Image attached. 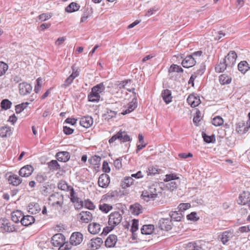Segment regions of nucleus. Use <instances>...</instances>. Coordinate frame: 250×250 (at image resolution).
Wrapping results in <instances>:
<instances>
[{"label": "nucleus", "instance_id": "obj_50", "mask_svg": "<svg viewBox=\"0 0 250 250\" xmlns=\"http://www.w3.org/2000/svg\"><path fill=\"white\" fill-rule=\"evenodd\" d=\"M101 160V158L97 155H95L88 160V162L93 165H97Z\"/></svg>", "mask_w": 250, "mask_h": 250}, {"label": "nucleus", "instance_id": "obj_45", "mask_svg": "<svg viewBox=\"0 0 250 250\" xmlns=\"http://www.w3.org/2000/svg\"><path fill=\"white\" fill-rule=\"evenodd\" d=\"M12 105V103L7 99L3 100L1 102V107L2 109L7 110L9 109Z\"/></svg>", "mask_w": 250, "mask_h": 250}, {"label": "nucleus", "instance_id": "obj_52", "mask_svg": "<svg viewBox=\"0 0 250 250\" xmlns=\"http://www.w3.org/2000/svg\"><path fill=\"white\" fill-rule=\"evenodd\" d=\"M73 76H69L65 81L64 83L62 85V87L66 88L69 86L73 81Z\"/></svg>", "mask_w": 250, "mask_h": 250}, {"label": "nucleus", "instance_id": "obj_7", "mask_svg": "<svg viewBox=\"0 0 250 250\" xmlns=\"http://www.w3.org/2000/svg\"><path fill=\"white\" fill-rule=\"evenodd\" d=\"M158 225L162 230L168 231L172 229L173 224L170 218H161L159 220Z\"/></svg>", "mask_w": 250, "mask_h": 250}, {"label": "nucleus", "instance_id": "obj_46", "mask_svg": "<svg viewBox=\"0 0 250 250\" xmlns=\"http://www.w3.org/2000/svg\"><path fill=\"white\" fill-rule=\"evenodd\" d=\"M169 72H183V68L176 64H172L169 69Z\"/></svg>", "mask_w": 250, "mask_h": 250}, {"label": "nucleus", "instance_id": "obj_29", "mask_svg": "<svg viewBox=\"0 0 250 250\" xmlns=\"http://www.w3.org/2000/svg\"><path fill=\"white\" fill-rule=\"evenodd\" d=\"M162 97L167 104L171 102L172 98L171 92L168 89H165L162 92Z\"/></svg>", "mask_w": 250, "mask_h": 250}, {"label": "nucleus", "instance_id": "obj_61", "mask_svg": "<svg viewBox=\"0 0 250 250\" xmlns=\"http://www.w3.org/2000/svg\"><path fill=\"white\" fill-rule=\"evenodd\" d=\"M71 246L73 245L71 244L70 242L68 243V242H64V244L62 245L59 249L61 250H69L71 249Z\"/></svg>", "mask_w": 250, "mask_h": 250}, {"label": "nucleus", "instance_id": "obj_32", "mask_svg": "<svg viewBox=\"0 0 250 250\" xmlns=\"http://www.w3.org/2000/svg\"><path fill=\"white\" fill-rule=\"evenodd\" d=\"M170 219L175 221H181L183 218V215L180 210L178 211H171L169 213Z\"/></svg>", "mask_w": 250, "mask_h": 250}, {"label": "nucleus", "instance_id": "obj_22", "mask_svg": "<svg viewBox=\"0 0 250 250\" xmlns=\"http://www.w3.org/2000/svg\"><path fill=\"white\" fill-rule=\"evenodd\" d=\"M88 231L93 234H96L100 232L101 230V225L97 223H90L88 226Z\"/></svg>", "mask_w": 250, "mask_h": 250}, {"label": "nucleus", "instance_id": "obj_59", "mask_svg": "<svg viewBox=\"0 0 250 250\" xmlns=\"http://www.w3.org/2000/svg\"><path fill=\"white\" fill-rule=\"evenodd\" d=\"M190 207V205L189 203H181L179 205L178 208H179V210L182 212L186 210Z\"/></svg>", "mask_w": 250, "mask_h": 250}, {"label": "nucleus", "instance_id": "obj_20", "mask_svg": "<svg viewBox=\"0 0 250 250\" xmlns=\"http://www.w3.org/2000/svg\"><path fill=\"white\" fill-rule=\"evenodd\" d=\"M234 236L233 232L231 230L225 231L219 236L223 244H226Z\"/></svg>", "mask_w": 250, "mask_h": 250}, {"label": "nucleus", "instance_id": "obj_28", "mask_svg": "<svg viewBox=\"0 0 250 250\" xmlns=\"http://www.w3.org/2000/svg\"><path fill=\"white\" fill-rule=\"evenodd\" d=\"M23 216V213L21 210H17L11 213V219L15 223L21 222V219Z\"/></svg>", "mask_w": 250, "mask_h": 250}, {"label": "nucleus", "instance_id": "obj_27", "mask_svg": "<svg viewBox=\"0 0 250 250\" xmlns=\"http://www.w3.org/2000/svg\"><path fill=\"white\" fill-rule=\"evenodd\" d=\"M80 5L76 2H72L65 9V12L72 13L79 10Z\"/></svg>", "mask_w": 250, "mask_h": 250}, {"label": "nucleus", "instance_id": "obj_41", "mask_svg": "<svg viewBox=\"0 0 250 250\" xmlns=\"http://www.w3.org/2000/svg\"><path fill=\"white\" fill-rule=\"evenodd\" d=\"M228 65H227V63H225V62L223 61V62H220V63L215 67V69L216 72L220 73L222 72L227 68Z\"/></svg>", "mask_w": 250, "mask_h": 250}, {"label": "nucleus", "instance_id": "obj_6", "mask_svg": "<svg viewBox=\"0 0 250 250\" xmlns=\"http://www.w3.org/2000/svg\"><path fill=\"white\" fill-rule=\"evenodd\" d=\"M122 220V214L118 211L111 213L109 216L108 225L116 226L120 223Z\"/></svg>", "mask_w": 250, "mask_h": 250}, {"label": "nucleus", "instance_id": "obj_14", "mask_svg": "<svg viewBox=\"0 0 250 250\" xmlns=\"http://www.w3.org/2000/svg\"><path fill=\"white\" fill-rule=\"evenodd\" d=\"M19 92L21 95H26L32 91V87L30 84L26 83H20L19 84Z\"/></svg>", "mask_w": 250, "mask_h": 250}, {"label": "nucleus", "instance_id": "obj_24", "mask_svg": "<svg viewBox=\"0 0 250 250\" xmlns=\"http://www.w3.org/2000/svg\"><path fill=\"white\" fill-rule=\"evenodd\" d=\"M93 118L91 116H85L81 119L80 125L85 128H88L93 124Z\"/></svg>", "mask_w": 250, "mask_h": 250}, {"label": "nucleus", "instance_id": "obj_11", "mask_svg": "<svg viewBox=\"0 0 250 250\" xmlns=\"http://www.w3.org/2000/svg\"><path fill=\"white\" fill-rule=\"evenodd\" d=\"M103 243L102 238L97 237L92 239L88 243V249L89 250H96L98 249Z\"/></svg>", "mask_w": 250, "mask_h": 250}, {"label": "nucleus", "instance_id": "obj_51", "mask_svg": "<svg viewBox=\"0 0 250 250\" xmlns=\"http://www.w3.org/2000/svg\"><path fill=\"white\" fill-rule=\"evenodd\" d=\"M70 196H71V198H70L71 201L73 203L78 202L79 198L77 197V196L76 195V193L72 188H71V189L70 190Z\"/></svg>", "mask_w": 250, "mask_h": 250}, {"label": "nucleus", "instance_id": "obj_4", "mask_svg": "<svg viewBox=\"0 0 250 250\" xmlns=\"http://www.w3.org/2000/svg\"><path fill=\"white\" fill-rule=\"evenodd\" d=\"M0 229L2 231L8 232H14L16 230L15 226L11 224L8 219L4 218L0 219Z\"/></svg>", "mask_w": 250, "mask_h": 250}, {"label": "nucleus", "instance_id": "obj_40", "mask_svg": "<svg viewBox=\"0 0 250 250\" xmlns=\"http://www.w3.org/2000/svg\"><path fill=\"white\" fill-rule=\"evenodd\" d=\"M29 104L28 102L23 103L21 104H18L15 107V111L17 114L21 112Z\"/></svg>", "mask_w": 250, "mask_h": 250}, {"label": "nucleus", "instance_id": "obj_49", "mask_svg": "<svg viewBox=\"0 0 250 250\" xmlns=\"http://www.w3.org/2000/svg\"><path fill=\"white\" fill-rule=\"evenodd\" d=\"M84 206L86 208L90 210H93L95 208L94 204L89 199H87L84 201Z\"/></svg>", "mask_w": 250, "mask_h": 250}, {"label": "nucleus", "instance_id": "obj_56", "mask_svg": "<svg viewBox=\"0 0 250 250\" xmlns=\"http://www.w3.org/2000/svg\"><path fill=\"white\" fill-rule=\"evenodd\" d=\"M47 176L42 174H38L36 176V180L37 182L42 183L47 180Z\"/></svg>", "mask_w": 250, "mask_h": 250}, {"label": "nucleus", "instance_id": "obj_1", "mask_svg": "<svg viewBox=\"0 0 250 250\" xmlns=\"http://www.w3.org/2000/svg\"><path fill=\"white\" fill-rule=\"evenodd\" d=\"M104 86L103 83H100L94 86L88 96V100L92 102L99 101L100 98V94L104 91Z\"/></svg>", "mask_w": 250, "mask_h": 250}, {"label": "nucleus", "instance_id": "obj_63", "mask_svg": "<svg viewBox=\"0 0 250 250\" xmlns=\"http://www.w3.org/2000/svg\"><path fill=\"white\" fill-rule=\"evenodd\" d=\"M103 170L105 173H109L110 171V168L109 167L108 163L104 161L103 164Z\"/></svg>", "mask_w": 250, "mask_h": 250}, {"label": "nucleus", "instance_id": "obj_55", "mask_svg": "<svg viewBox=\"0 0 250 250\" xmlns=\"http://www.w3.org/2000/svg\"><path fill=\"white\" fill-rule=\"evenodd\" d=\"M187 218L188 220L191 221H197L199 218L197 217V213L195 212H192L191 213L188 214L187 216Z\"/></svg>", "mask_w": 250, "mask_h": 250}, {"label": "nucleus", "instance_id": "obj_39", "mask_svg": "<svg viewBox=\"0 0 250 250\" xmlns=\"http://www.w3.org/2000/svg\"><path fill=\"white\" fill-rule=\"evenodd\" d=\"M160 170V169H158L156 167L151 166L148 168L147 170H146V172L147 175L148 176H154L156 174L159 173Z\"/></svg>", "mask_w": 250, "mask_h": 250}, {"label": "nucleus", "instance_id": "obj_21", "mask_svg": "<svg viewBox=\"0 0 250 250\" xmlns=\"http://www.w3.org/2000/svg\"><path fill=\"white\" fill-rule=\"evenodd\" d=\"M56 157L59 161L66 162L69 160L70 155L67 151H61L56 154Z\"/></svg>", "mask_w": 250, "mask_h": 250}, {"label": "nucleus", "instance_id": "obj_53", "mask_svg": "<svg viewBox=\"0 0 250 250\" xmlns=\"http://www.w3.org/2000/svg\"><path fill=\"white\" fill-rule=\"evenodd\" d=\"M179 177L174 174H167L166 175V178L164 179L165 182L171 181L173 180L178 179Z\"/></svg>", "mask_w": 250, "mask_h": 250}, {"label": "nucleus", "instance_id": "obj_31", "mask_svg": "<svg viewBox=\"0 0 250 250\" xmlns=\"http://www.w3.org/2000/svg\"><path fill=\"white\" fill-rule=\"evenodd\" d=\"M8 181L13 186H17L21 183L22 180L18 175L13 174L9 176Z\"/></svg>", "mask_w": 250, "mask_h": 250}, {"label": "nucleus", "instance_id": "obj_2", "mask_svg": "<svg viewBox=\"0 0 250 250\" xmlns=\"http://www.w3.org/2000/svg\"><path fill=\"white\" fill-rule=\"evenodd\" d=\"M157 185L153 184L149 186L147 188L142 192V196L144 199L149 201L151 199H155L157 196Z\"/></svg>", "mask_w": 250, "mask_h": 250}, {"label": "nucleus", "instance_id": "obj_57", "mask_svg": "<svg viewBox=\"0 0 250 250\" xmlns=\"http://www.w3.org/2000/svg\"><path fill=\"white\" fill-rule=\"evenodd\" d=\"M106 110V113H107L108 117L110 119L115 117L118 112L117 111L112 110L109 108H107Z\"/></svg>", "mask_w": 250, "mask_h": 250}, {"label": "nucleus", "instance_id": "obj_16", "mask_svg": "<svg viewBox=\"0 0 250 250\" xmlns=\"http://www.w3.org/2000/svg\"><path fill=\"white\" fill-rule=\"evenodd\" d=\"M34 171L33 167L31 165H26L21 168L19 175L21 177H28Z\"/></svg>", "mask_w": 250, "mask_h": 250}, {"label": "nucleus", "instance_id": "obj_17", "mask_svg": "<svg viewBox=\"0 0 250 250\" xmlns=\"http://www.w3.org/2000/svg\"><path fill=\"white\" fill-rule=\"evenodd\" d=\"M137 97L136 95L132 99V101L131 102L129 103L128 104H127V108L124 111H123L122 114L123 115H125L128 113H129L132 111H133L137 107Z\"/></svg>", "mask_w": 250, "mask_h": 250}, {"label": "nucleus", "instance_id": "obj_26", "mask_svg": "<svg viewBox=\"0 0 250 250\" xmlns=\"http://www.w3.org/2000/svg\"><path fill=\"white\" fill-rule=\"evenodd\" d=\"M35 221V218L31 215H25L21 219V223L25 226H28L33 224Z\"/></svg>", "mask_w": 250, "mask_h": 250}, {"label": "nucleus", "instance_id": "obj_15", "mask_svg": "<svg viewBox=\"0 0 250 250\" xmlns=\"http://www.w3.org/2000/svg\"><path fill=\"white\" fill-rule=\"evenodd\" d=\"M196 62L195 58L192 55H188L183 60L182 65L184 67L189 68L194 66Z\"/></svg>", "mask_w": 250, "mask_h": 250}, {"label": "nucleus", "instance_id": "obj_35", "mask_svg": "<svg viewBox=\"0 0 250 250\" xmlns=\"http://www.w3.org/2000/svg\"><path fill=\"white\" fill-rule=\"evenodd\" d=\"M238 69L241 73L244 74L250 69V67H249L248 62L244 61L239 63Z\"/></svg>", "mask_w": 250, "mask_h": 250}, {"label": "nucleus", "instance_id": "obj_38", "mask_svg": "<svg viewBox=\"0 0 250 250\" xmlns=\"http://www.w3.org/2000/svg\"><path fill=\"white\" fill-rule=\"evenodd\" d=\"M48 167L51 170H57L61 168L60 165L56 160H52L48 163Z\"/></svg>", "mask_w": 250, "mask_h": 250}, {"label": "nucleus", "instance_id": "obj_54", "mask_svg": "<svg viewBox=\"0 0 250 250\" xmlns=\"http://www.w3.org/2000/svg\"><path fill=\"white\" fill-rule=\"evenodd\" d=\"M138 229V220L134 219L132 221V223L131 225V231L132 234H134V232L137 230Z\"/></svg>", "mask_w": 250, "mask_h": 250}, {"label": "nucleus", "instance_id": "obj_30", "mask_svg": "<svg viewBox=\"0 0 250 250\" xmlns=\"http://www.w3.org/2000/svg\"><path fill=\"white\" fill-rule=\"evenodd\" d=\"M12 134L11 127L7 126H2L0 128V137H10Z\"/></svg>", "mask_w": 250, "mask_h": 250}, {"label": "nucleus", "instance_id": "obj_44", "mask_svg": "<svg viewBox=\"0 0 250 250\" xmlns=\"http://www.w3.org/2000/svg\"><path fill=\"white\" fill-rule=\"evenodd\" d=\"M99 209L105 213H107L112 209V206L104 203L99 205Z\"/></svg>", "mask_w": 250, "mask_h": 250}, {"label": "nucleus", "instance_id": "obj_18", "mask_svg": "<svg viewBox=\"0 0 250 250\" xmlns=\"http://www.w3.org/2000/svg\"><path fill=\"white\" fill-rule=\"evenodd\" d=\"M250 201V193L249 191H244L240 194L237 201L239 204L245 205Z\"/></svg>", "mask_w": 250, "mask_h": 250}, {"label": "nucleus", "instance_id": "obj_10", "mask_svg": "<svg viewBox=\"0 0 250 250\" xmlns=\"http://www.w3.org/2000/svg\"><path fill=\"white\" fill-rule=\"evenodd\" d=\"M83 240V235L79 232H73L70 238V242L73 246L80 244Z\"/></svg>", "mask_w": 250, "mask_h": 250}, {"label": "nucleus", "instance_id": "obj_23", "mask_svg": "<svg viewBox=\"0 0 250 250\" xmlns=\"http://www.w3.org/2000/svg\"><path fill=\"white\" fill-rule=\"evenodd\" d=\"M117 241V237L115 235H110L105 241V246L108 248L114 247Z\"/></svg>", "mask_w": 250, "mask_h": 250}, {"label": "nucleus", "instance_id": "obj_58", "mask_svg": "<svg viewBox=\"0 0 250 250\" xmlns=\"http://www.w3.org/2000/svg\"><path fill=\"white\" fill-rule=\"evenodd\" d=\"M92 8L87 7L85 8L82 16L89 18L92 15Z\"/></svg>", "mask_w": 250, "mask_h": 250}, {"label": "nucleus", "instance_id": "obj_48", "mask_svg": "<svg viewBox=\"0 0 250 250\" xmlns=\"http://www.w3.org/2000/svg\"><path fill=\"white\" fill-rule=\"evenodd\" d=\"M179 184V182L178 183L175 181H171L167 184L166 187L169 190L173 191L177 188Z\"/></svg>", "mask_w": 250, "mask_h": 250}, {"label": "nucleus", "instance_id": "obj_9", "mask_svg": "<svg viewBox=\"0 0 250 250\" xmlns=\"http://www.w3.org/2000/svg\"><path fill=\"white\" fill-rule=\"evenodd\" d=\"M65 238L62 233H57L55 234L52 238L51 242L54 247H59L60 248L64 244Z\"/></svg>", "mask_w": 250, "mask_h": 250}, {"label": "nucleus", "instance_id": "obj_12", "mask_svg": "<svg viewBox=\"0 0 250 250\" xmlns=\"http://www.w3.org/2000/svg\"><path fill=\"white\" fill-rule=\"evenodd\" d=\"M80 220L83 223H88L93 219L92 213L89 211H82L78 215Z\"/></svg>", "mask_w": 250, "mask_h": 250}, {"label": "nucleus", "instance_id": "obj_36", "mask_svg": "<svg viewBox=\"0 0 250 250\" xmlns=\"http://www.w3.org/2000/svg\"><path fill=\"white\" fill-rule=\"evenodd\" d=\"M219 81L221 84H227L231 83V77L226 74H223L220 76Z\"/></svg>", "mask_w": 250, "mask_h": 250}, {"label": "nucleus", "instance_id": "obj_47", "mask_svg": "<svg viewBox=\"0 0 250 250\" xmlns=\"http://www.w3.org/2000/svg\"><path fill=\"white\" fill-rule=\"evenodd\" d=\"M8 68L7 64L2 62H0V76L3 75Z\"/></svg>", "mask_w": 250, "mask_h": 250}, {"label": "nucleus", "instance_id": "obj_42", "mask_svg": "<svg viewBox=\"0 0 250 250\" xmlns=\"http://www.w3.org/2000/svg\"><path fill=\"white\" fill-rule=\"evenodd\" d=\"M202 135L204 141L207 143H213L215 141L214 135L208 136L204 132H203Z\"/></svg>", "mask_w": 250, "mask_h": 250}, {"label": "nucleus", "instance_id": "obj_64", "mask_svg": "<svg viewBox=\"0 0 250 250\" xmlns=\"http://www.w3.org/2000/svg\"><path fill=\"white\" fill-rule=\"evenodd\" d=\"M196 116L193 118V122L196 125H197L201 119V116L200 115V112L199 111L196 112Z\"/></svg>", "mask_w": 250, "mask_h": 250}, {"label": "nucleus", "instance_id": "obj_5", "mask_svg": "<svg viewBox=\"0 0 250 250\" xmlns=\"http://www.w3.org/2000/svg\"><path fill=\"white\" fill-rule=\"evenodd\" d=\"M117 139L119 140L122 142H126L130 140V138L127 134L125 131H122L121 130L117 132L116 134L113 135L109 140V143L111 144L113 143Z\"/></svg>", "mask_w": 250, "mask_h": 250}, {"label": "nucleus", "instance_id": "obj_43", "mask_svg": "<svg viewBox=\"0 0 250 250\" xmlns=\"http://www.w3.org/2000/svg\"><path fill=\"white\" fill-rule=\"evenodd\" d=\"M223 123L224 120L220 116L214 117L212 121V124L216 126L221 125Z\"/></svg>", "mask_w": 250, "mask_h": 250}, {"label": "nucleus", "instance_id": "obj_62", "mask_svg": "<svg viewBox=\"0 0 250 250\" xmlns=\"http://www.w3.org/2000/svg\"><path fill=\"white\" fill-rule=\"evenodd\" d=\"M121 160L122 159L121 158H118L114 162V165L118 169H120L122 167Z\"/></svg>", "mask_w": 250, "mask_h": 250}, {"label": "nucleus", "instance_id": "obj_19", "mask_svg": "<svg viewBox=\"0 0 250 250\" xmlns=\"http://www.w3.org/2000/svg\"><path fill=\"white\" fill-rule=\"evenodd\" d=\"M186 250H205L200 242H189L186 245Z\"/></svg>", "mask_w": 250, "mask_h": 250}, {"label": "nucleus", "instance_id": "obj_25", "mask_svg": "<svg viewBox=\"0 0 250 250\" xmlns=\"http://www.w3.org/2000/svg\"><path fill=\"white\" fill-rule=\"evenodd\" d=\"M187 102L192 107L198 106L200 104V100L194 95L190 94L187 99Z\"/></svg>", "mask_w": 250, "mask_h": 250}, {"label": "nucleus", "instance_id": "obj_3", "mask_svg": "<svg viewBox=\"0 0 250 250\" xmlns=\"http://www.w3.org/2000/svg\"><path fill=\"white\" fill-rule=\"evenodd\" d=\"M49 201L52 206H57L62 207L63 204V196L60 193L56 192L50 196Z\"/></svg>", "mask_w": 250, "mask_h": 250}, {"label": "nucleus", "instance_id": "obj_60", "mask_svg": "<svg viewBox=\"0 0 250 250\" xmlns=\"http://www.w3.org/2000/svg\"><path fill=\"white\" fill-rule=\"evenodd\" d=\"M51 17V16L48 13H43L40 15L39 18L41 21H43L47 20L49 19Z\"/></svg>", "mask_w": 250, "mask_h": 250}, {"label": "nucleus", "instance_id": "obj_8", "mask_svg": "<svg viewBox=\"0 0 250 250\" xmlns=\"http://www.w3.org/2000/svg\"><path fill=\"white\" fill-rule=\"evenodd\" d=\"M237 57L236 52L234 51H230L226 56L224 61L227 63L228 67H232L235 63Z\"/></svg>", "mask_w": 250, "mask_h": 250}, {"label": "nucleus", "instance_id": "obj_34", "mask_svg": "<svg viewBox=\"0 0 250 250\" xmlns=\"http://www.w3.org/2000/svg\"><path fill=\"white\" fill-rule=\"evenodd\" d=\"M142 207L139 204H135L131 205L130 207V210L132 214L134 215H138L142 212Z\"/></svg>", "mask_w": 250, "mask_h": 250}, {"label": "nucleus", "instance_id": "obj_13", "mask_svg": "<svg viewBox=\"0 0 250 250\" xmlns=\"http://www.w3.org/2000/svg\"><path fill=\"white\" fill-rule=\"evenodd\" d=\"M110 183V177L108 175L104 173L101 174L98 179V185L103 188H106Z\"/></svg>", "mask_w": 250, "mask_h": 250}, {"label": "nucleus", "instance_id": "obj_37", "mask_svg": "<svg viewBox=\"0 0 250 250\" xmlns=\"http://www.w3.org/2000/svg\"><path fill=\"white\" fill-rule=\"evenodd\" d=\"M134 183V180L131 177H125L122 183L123 188H125L130 187Z\"/></svg>", "mask_w": 250, "mask_h": 250}, {"label": "nucleus", "instance_id": "obj_33", "mask_svg": "<svg viewBox=\"0 0 250 250\" xmlns=\"http://www.w3.org/2000/svg\"><path fill=\"white\" fill-rule=\"evenodd\" d=\"M154 230V227L152 225H144L141 228V232L143 234H150L152 233Z\"/></svg>", "mask_w": 250, "mask_h": 250}]
</instances>
